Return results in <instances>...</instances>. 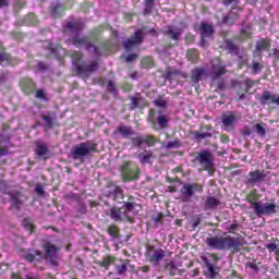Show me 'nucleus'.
Masks as SVG:
<instances>
[{"instance_id":"obj_1","label":"nucleus","mask_w":279,"mask_h":279,"mask_svg":"<svg viewBox=\"0 0 279 279\" xmlns=\"http://www.w3.org/2000/svg\"><path fill=\"white\" fill-rule=\"evenodd\" d=\"M206 245L210 247V250H218L219 252H232L236 254V252H241V247L245 245V240L241 236H222L215 235L206 239Z\"/></svg>"},{"instance_id":"obj_2","label":"nucleus","mask_w":279,"mask_h":279,"mask_svg":"<svg viewBox=\"0 0 279 279\" xmlns=\"http://www.w3.org/2000/svg\"><path fill=\"white\" fill-rule=\"evenodd\" d=\"M71 45H74V47H84L86 51H90V49H94L95 56L98 58L101 56H108L112 51V40L108 39L100 44V47H96L93 44V40L88 36H73L70 38Z\"/></svg>"},{"instance_id":"obj_3","label":"nucleus","mask_w":279,"mask_h":279,"mask_svg":"<svg viewBox=\"0 0 279 279\" xmlns=\"http://www.w3.org/2000/svg\"><path fill=\"white\" fill-rule=\"evenodd\" d=\"M120 173L123 182H136L141 178V168L132 160L122 161Z\"/></svg>"},{"instance_id":"obj_4","label":"nucleus","mask_w":279,"mask_h":279,"mask_svg":"<svg viewBox=\"0 0 279 279\" xmlns=\"http://www.w3.org/2000/svg\"><path fill=\"white\" fill-rule=\"evenodd\" d=\"M99 145L93 141H86L74 146L71 150V158L78 160V158L97 154Z\"/></svg>"},{"instance_id":"obj_5","label":"nucleus","mask_w":279,"mask_h":279,"mask_svg":"<svg viewBox=\"0 0 279 279\" xmlns=\"http://www.w3.org/2000/svg\"><path fill=\"white\" fill-rule=\"evenodd\" d=\"M147 121L155 132H160V130H167L169 128V116L162 114V111L156 113L154 109H149Z\"/></svg>"},{"instance_id":"obj_6","label":"nucleus","mask_w":279,"mask_h":279,"mask_svg":"<svg viewBox=\"0 0 279 279\" xmlns=\"http://www.w3.org/2000/svg\"><path fill=\"white\" fill-rule=\"evenodd\" d=\"M99 69V62L96 60L83 61L75 66L77 75H81L83 80H88L95 71Z\"/></svg>"},{"instance_id":"obj_7","label":"nucleus","mask_w":279,"mask_h":279,"mask_svg":"<svg viewBox=\"0 0 279 279\" xmlns=\"http://www.w3.org/2000/svg\"><path fill=\"white\" fill-rule=\"evenodd\" d=\"M146 260L154 265V267H158L162 258H165V250L156 248L154 245L146 246L145 253Z\"/></svg>"},{"instance_id":"obj_8","label":"nucleus","mask_w":279,"mask_h":279,"mask_svg":"<svg viewBox=\"0 0 279 279\" xmlns=\"http://www.w3.org/2000/svg\"><path fill=\"white\" fill-rule=\"evenodd\" d=\"M254 213L257 217H271L278 213V205L274 203L254 204Z\"/></svg>"},{"instance_id":"obj_9","label":"nucleus","mask_w":279,"mask_h":279,"mask_svg":"<svg viewBox=\"0 0 279 279\" xmlns=\"http://www.w3.org/2000/svg\"><path fill=\"white\" fill-rule=\"evenodd\" d=\"M107 216L110 217L114 223H123V221H129V223H134V219L130 217L125 211L122 209V207L113 206L111 207Z\"/></svg>"},{"instance_id":"obj_10","label":"nucleus","mask_w":279,"mask_h":279,"mask_svg":"<svg viewBox=\"0 0 279 279\" xmlns=\"http://www.w3.org/2000/svg\"><path fill=\"white\" fill-rule=\"evenodd\" d=\"M143 40H145V33L137 29L129 39L124 40L123 47L126 51H132L136 49L138 45H143Z\"/></svg>"},{"instance_id":"obj_11","label":"nucleus","mask_w":279,"mask_h":279,"mask_svg":"<svg viewBox=\"0 0 279 279\" xmlns=\"http://www.w3.org/2000/svg\"><path fill=\"white\" fill-rule=\"evenodd\" d=\"M228 70L226 69V64L219 58H215L211 60V71L210 77L213 82H217L221 75H226Z\"/></svg>"},{"instance_id":"obj_12","label":"nucleus","mask_w":279,"mask_h":279,"mask_svg":"<svg viewBox=\"0 0 279 279\" xmlns=\"http://www.w3.org/2000/svg\"><path fill=\"white\" fill-rule=\"evenodd\" d=\"M256 84H258V81L246 78L244 80L245 88L243 89L241 88V81H233L232 86L234 87L239 86V89L236 90V95L239 98L236 99V101H243V99H245V94L250 93V90H252V88H254Z\"/></svg>"},{"instance_id":"obj_13","label":"nucleus","mask_w":279,"mask_h":279,"mask_svg":"<svg viewBox=\"0 0 279 279\" xmlns=\"http://www.w3.org/2000/svg\"><path fill=\"white\" fill-rule=\"evenodd\" d=\"M64 34H80L84 29V21L82 19H73L65 22L62 26Z\"/></svg>"},{"instance_id":"obj_14","label":"nucleus","mask_w":279,"mask_h":279,"mask_svg":"<svg viewBox=\"0 0 279 279\" xmlns=\"http://www.w3.org/2000/svg\"><path fill=\"white\" fill-rule=\"evenodd\" d=\"M195 160L203 167L204 171H213V154L210 151L202 150Z\"/></svg>"},{"instance_id":"obj_15","label":"nucleus","mask_w":279,"mask_h":279,"mask_svg":"<svg viewBox=\"0 0 279 279\" xmlns=\"http://www.w3.org/2000/svg\"><path fill=\"white\" fill-rule=\"evenodd\" d=\"M108 187L107 197H111L117 204H123V190L112 182L108 183Z\"/></svg>"},{"instance_id":"obj_16","label":"nucleus","mask_w":279,"mask_h":279,"mask_svg":"<svg viewBox=\"0 0 279 279\" xmlns=\"http://www.w3.org/2000/svg\"><path fill=\"white\" fill-rule=\"evenodd\" d=\"M221 121L225 132H234V128L236 125V114H234V112L230 111L228 113H223Z\"/></svg>"},{"instance_id":"obj_17","label":"nucleus","mask_w":279,"mask_h":279,"mask_svg":"<svg viewBox=\"0 0 279 279\" xmlns=\"http://www.w3.org/2000/svg\"><path fill=\"white\" fill-rule=\"evenodd\" d=\"M19 86L24 95H34L36 93V83L31 77L24 76L20 78Z\"/></svg>"},{"instance_id":"obj_18","label":"nucleus","mask_w":279,"mask_h":279,"mask_svg":"<svg viewBox=\"0 0 279 279\" xmlns=\"http://www.w3.org/2000/svg\"><path fill=\"white\" fill-rule=\"evenodd\" d=\"M267 180V172L265 170L256 169L248 172L247 184H260Z\"/></svg>"},{"instance_id":"obj_19","label":"nucleus","mask_w":279,"mask_h":279,"mask_svg":"<svg viewBox=\"0 0 279 279\" xmlns=\"http://www.w3.org/2000/svg\"><path fill=\"white\" fill-rule=\"evenodd\" d=\"M197 191L202 193L204 191V187L198 183L184 184L183 187L181 189V194H182V197H185V199H189L193 197V195H195V192Z\"/></svg>"},{"instance_id":"obj_20","label":"nucleus","mask_w":279,"mask_h":279,"mask_svg":"<svg viewBox=\"0 0 279 279\" xmlns=\"http://www.w3.org/2000/svg\"><path fill=\"white\" fill-rule=\"evenodd\" d=\"M205 75H206L205 68H202V66L194 68L191 71V77H190L191 85L197 88V86H199V82H202V77H204Z\"/></svg>"},{"instance_id":"obj_21","label":"nucleus","mask_w":279,"mask_h":279,"mask_svg":"<svg viewBox=\"0 0 279 279\" xmlns=\"http://www.w3.org/2000/svg\"><path fill=\"white\" fill-rule=\"evenodd\" d=\"M43 248L46 254V258H49V260L56 259L58 256V252H60V246H57L49 241L43 244Z\"/></svg>"},{"instance_id":"obj_22","label":"nucleus","mask_w":279,"mask_h":279,"mask_svg":"<svg viewBox=\"0 0 279 279\" xmlns=\"http://www.w3.org/2000/svg\"><path fill=\"white\" fill-rule=\"evenodd\" d=\"M41 119L45 122V130H53V128L58 125V118L56 111L49 112V114H43Z\"/></svg>"},{"instance_id":"obj_23","label":"nucleus","mask_w":279,"mask_h":279,"mask_svg":"<svg viewBox=\"0 0 279 279\" xmlns=\"http://www.w3.org/2000/svg\"><path fill=\"white\" fill-rule=\"evenodd\" d=\"M128 265H130V259H117L113 264L116 274L123 278L128 274Z\"/></svg>"},{"instance_id":"obj_24","label":"nucleus","mask_w":279,"mask_h":279,"mask_svg":"<svg viewBox=\"0 0 279 279\" xmlns=\"http://www.w3.org/2000/svg\"><path fill=\"white\" fill-rule=\"evenodd\" d=\"M199 34L202 38H213L215 36V26L206 22H202L199 25Z\"/></svg>"},{"instance_id":"obj_25","label":"nucleus","mask_w":279,"mask_h":279,"mask_svg":"<svg viewBox=\"0 0 279 279\" xmlns=\"http://www.w3.org/2000/svg\"><path fill=\"white\" fill-rule=\"evenodd\" d=\"M8 195L11 198V206L16 210H21V206H23V193L21 192H9Z\"/></svg>"},{"instance_id":"obj_26","label":"nucleus","mask_w":279,"mask_h":279,"mask_svg":"<svg viewBox=\"0 0 279 279\" xmlns=\"http://www.w3.org/2000/svg\"><path fill=\"white\" fill-rule=\"evenodd\" d=\"M66 12V8L62 3H57L49 8V14L52 19H62Z\"/></svg>"},{"instance_id":"obj_27","label":"nucleus","mask_w":279,"mask_h":279,"mask_svg":"<svg viewBox=\"0 0 279 279\" xmlns=\"http://www.w3.org/2000/svg\"><path fill=\"white\" fill-rule=\"evenodd\" d=\"M117 263V257L113 255H106L102 260H95V265L102 267V269H110V265Z\"/></svg>"},{"instance_id":"obj_28","label":"nucleus","mask_w":279,"mask_h":279,"mask_svg":"<svg viewBox=\"0 0 279 279\" xmlns=\"http://www.w3.org/2000/svg\"><path fill=\"white\" fill-rule=\"evenodd\" d=\"M35 154L39 158H44L45 160H47L49 158V146H47L46 143H37Z\"/></svg>"},{"instance_id":"obj_29","label":"nucleus","mask_w":279,"mask_h":279,"mask_svg":"<svg viewBox=\"0 0 279 279\" xmlns=\"http://www.w3.org/2000/svg\"><path fill=\"white\" fill-rule=\"evenodd\" d=\"M123 206L121 207V209L125 213V215H128V213H132V210H134V208H136V197L130 195L128 196L126 201L122 202Z\"/></svg>"},{"instance_id":"obj_30","label":"nucleus","mask_w":279,"mask_h":279,"mask_svg":"<svg viewBox=\"0 0 279 279\" xmlns=\"http://www.w3.org/2000/svg\"><path fill=\"white\" fill-rule=\"evenodd\" d=\"M113 134H120L123 138H130L134 134V130H132V126L119 125Z\"/></svg>"},{"instance_id":"obj_31","label":"nucleus","mask_w":279,"mask_h":279,"mask_svg":"<svg viewBox=\"0 0 279 279\" xmlns=\"http://www.w3.org/2000/svg\"><path fill=\"white\" fill-rule=\"evenodd\" d=\"M256 51L263 52L271 49V40L267 38H260L256 41Z\"/></svg>"},{"instance_id":"obj_32","label":"nucleus","mask_w":279,"mask_h":279,"mask_svg":"<svg viewBox=\"0 0 279 279\" xmlns=\"http://www.w3.org/2000/svg\"><path fill=\"white\" fill-rule=\"evenodd\" d=\"M22 25H25L26 27H33L34 25H38V17L34 13H28L24 16Z\"/></svg>"},{"instance_id":"obj_33","label":"nucleus","mask_w":279,"mask_h":279,"mask_svg":"<svg viewBox=\"0 0 279 279\" xmlns=\"http://www.w3.org/2000/svg\"><path fill=\"white\" fill-rule=\"evenodd\" d=\"M107 234L113 240L117 241L121 239V231L119 230V226L112 223L107 228Z\"/></svg>"},{"instance_id":"obj_34","label":"nucleus","mask_w":279,"mask_h":279,"mask_svg":"<svg viewBox=\"0 0 279 279\" xmlns=\"http://www.w3.org/2000/svg\"><path fill=\"white\" fill-rule=\"evenodd\" d=\"M186 58L192 64H197L199 62V51L195 48L189 49L186 51Z\"/></svg>"},{"instance_id":"obj_35","label":"nucleus","mask_w":279,"mask_h":279,"mask_svg":"<svg viewBox=\"0 0 279 279\" xmlns=\"http://www.w3.org/2000/svg\"><path fill=\"white\" fill-rule=\"evenodd\" d=\"M165 36H168L170 40H180V36H182L181 28L173 29L171 27H168L167 31L163 32Z\"/></svg>"},{"instance_id":"obj_36","label":"nucleus","mask_w":279,"mask_h":279,"mask_svg":"<svg viewBox=\"0 0 279 279\" xmlns=\"http://www.w3.org/2000/svg\"><path fill=\"white\" fill-rule=\"evenodd\" d=\"M236 21H239V13L235 12H230L227 15L222 16V23L225 25H234V23H236Z\"/></svg>"},{"instance_id":"obj_37","label":"nucleus","mask_w":279,"mask_h":279,"mask_svg":"<svg viewBox=\"0 0 279 279\" xmlns=\"http://www.w3.org/2000/svg\"><path fill=\"white\" fill-rule=\"evenodd\" d=\"M258 199H260V196H258V192H256V190L251 191L246 195V202L251 204L252 210H254V204H260Z\"/></svg>"},{"instance_id":"obj_38","label":"nucleus","mask_w":279,"mask_h":279,"mask_svg":"<svg viewBox=\"0 0 279 279\" xmlns=\"http://www.w3.org/2000/svg\"><path fill=\"white\" fill-rule=\"evenodd\" d=\"M205 265L207 267V271H206V276L207 278H217L219 270H217V268H215V266L210 263V260L205 259Z\"/></svg>"},{"instance_id":"obj_39","label":"nucleus","mask_w":279,"mask_h":279,"mask_svg":"<svg viewBox=\"0 0 279 279\" xmlns=\"http://www.w3.org/2000/svg\"><path fill=\"white\" fill-rule=\"evenodd\" d=\"M253 130L262 138H265V136H267V124L265 122H259V123L254 124Z\"/></svg>"},{"instance_id":"obj_40","label":"nucleus","mask_w":279,"mask_h":279,"mask_svg":"<svg viewBox=\"0 0 279 279\" xmlns=\"http://www.w3.org/2000/svg\"><path fill=\"white\" fill-rule=\"evenodd\" d=\"M138 160L141 165H151V160H154V153L151 151L141 153L138 155Z\"/></svg>"},{"instance_id":"obj_41","label":"nucleus","mask_w":279,"mask_h":279,"mask_svg":"<svg viewBox=\"0 0 279 279\" xmlns=\"http://www.w3.org/2000/svg\"><path fill=\"white\" fill-rule=\"evenodd\" d=\"M277 99L278 98L276 97V95H271V93L269 92H264L260 97V104H263V106H265L266 104H276Z\"/></svg>"},{"instance_id":"obj_42","label":"nucleus","mask_w":279,"mask_h":279,"mask_svg":"<svg viewBox=\"0 0 279 279\" xmlns=\"http://www.w3.org/2000/svg\"><path fill=\"white\" fill-rule=\"evenodd\" d=\"M225 49L229 51V53H234V56H239V46L234 44V41L228 39L225 41Z\"/></svg>"},{"instance_id":"obj_43","label":"nucleus","mask_w":279,"mask_h":279,"mask_svg":"<svg viewBox=\"0 0 279 279\" xmlns=\"http://www.w3.org/2000/svg\"><path fill=\"white\" fill-rule=\"evenodd\" d=\"M217 206H221V201L215 196H209L205 201V208H217Z\"/></svg>"},{"instance_id":"obj_44","label":"nucleus","mask_w":279,"mask_h":279,"mask_svg":"<svg viewBox=\"0 0 279 279\" xmlns=\"http://www.w3.org/2000/svg\"><path fill=\"white\" fill-rule=\"evenodd\" d=\"M240 38L241 40H247L252 38V26L246 25L240 31Z\"/></svg>"},{"instance_id":"obj_45","label":"nucleus","mask_w":279,"mask_h":279,"mask_svg":"<svg viewBox=\"0 0 279 279\" xmlns=\"http://www.w3.org/2000/svg\"><path fill=\"white\" fill-rule=\"evenodd\" d=\"M141 66L142 69H154V58L151 57H144L141 60Z\"/></svg>"},{"instance_id":"obj_46","label":"nucleus","mask_w":279,"mask_h":279,"mask_svg":"<svg viewBox=\"0 0 279 279\" xmlns=\"http://www.w3.org/2000/svg\"><path fill=\"white\" fill-rule=\"evenodd\" d=\"M22 226L25 230H28L29 234H34V230H36V227L29 218H24L22 221Z\"/></svg>"},{"instance_id":"obj_47","label":"nucleus","mask_w":279,"mask_h":279,"mask_svg":"<svg viewBox=\"0 0 279 279\" xmlns=\"http://www.w3.org/2000/svg\"><path fill=\"white\" fill-rule=\"evenodd\" d=\"M36 256H39V258H43V252L35 251L34 254L27 253L23 255L24 260H27V263H34L36 260Z\"/></svg>"},{"instance_id":"obj_48","label":"nucleus","mask_w":279,"mask_h":279,"mask_svg":"<svg viewBox=\"0 0 279 279\" xmlns=\"http://www.w3.org/2000/svg\"><path fill=\"white\" fill-rule=\"evenodd\" d=\"M156 143H158L156 136L151 134L144 135V145H147V147H154Z\"/></svg>"},{"instance_id":"obj_49","label":"nucleus","mask_w":279,"mask_h":279,"mask_svg":"<svg viewBox=\"0 0 279 279\" xmlns=\"http://www.w3.org/2000/svg\"><path fill=\"white\" fill-rule=\"evenodd\" d=\"M278 246H279V239L278 238H272L271 243H268L266 245V248L269 252H275V255H276V252H278V250H279Z\"/></svg>"},{"instance_id":"obj_50","label":"nucleus","mask_w":279,"mask_h":279,"mask_svg":"<svg viewBox=\"0 0 279 279\" xmlns=\"http://www.w3.org/2000/svg\"><path fill=\"white\" fill-rule=\"evenodd\" d=\"M166 270L170 272V276H175L178 271V266L172 260H166Z\"/></svg>"},{"instance_id":"obj_51","label":"nucleus","mask_w":279,"mask_h":279,"mask_svg":"<svg viewBox=\"0 0 279 279\" xmlns=\"http://www.w3.org/2000/svg\"><path fill=\"white\" fill-rule=\"evenodd\" d=\"M36 99H40V101H49V97L47 96V92L43 88L35 89Z\"/></svg>"},{"instance_id":"obj_52","label":"nucleus","mask_w":279,"mask_h":279,"mask_svg":"<svg viewBox=\"0 0 279 279\" xmlns=\"http://www.w3.org/2000/svg\"><path fill=\"white\" fill-rule=\"evenodd\" d=\"M130 100H131V102L129 105V110H136V108H138V105L141 104V97L131 96Z\"/></svg>"},{"instance_id":"obj_53","label":"nucleus","mask_w":279,"mask_h":279,"mask_svg":"<svg viewBox=\"0 0 279 279\" xmlns=\"http://www.w3.org/2000/svg\"><path fill=\"white\" fill-rule=\"evenodd\" d=\"M250 68L252 69V72L254 73V75H258V73L263 71V64L259 63L258 61H253Z\"/></svg>"},{"instance_id":"obj_54","label":"nucleus","mask_w":279,"mask_h":279,"mask_svg":"<svg viewBox=\"0 0 279 279\" xmlns=\"http://www.w3.org/2000/svg\"><path fill=\"white\" fill-rule=\"evenodd\" d=\"M193 136H195L196 141H202L204 138H210V136H213V134L206 132V133H201L199 131H194Z\"/></svg>"},{"instance_id":"obj_55","label":"nucleus","mask_w":279,"mask_h":279,"mask_svg":"<svg viewBox=\"0 0 279 279\" xmlns=\"http://www.w3.org/2000/svg\"><path fill=\"white\" fill-rule=\"evenodd\" d=\"M153 104L157 107V108H167V101L165 100V98L162 96L157 97Z\"/></svg>"},{"instance_id":"obj_56","label":"nucleus","mask_w":279,"mask_h":279,"mask_svg":"<svg viewBox=\"0 0 279 279\" xmlns=\"http://www.w3.org/2000/svg\"><path fill=\"white\" fill-rule=\"evenodd\" d=\"M131 143L133 147H141L144 145V136L132 137Z\"/></svg>"},{"instance_id":"obj_57","label":"nucleus","mask_w":279,"mask_h":279,"mask_svg":"<svg viewBox=\"0 0 279 279\" xmlns=\"http://www.w3.org/2000/svg\"><path fill=\"white\" fill-rule=\"evenodd\" d=\"M107 93H111L112 95H117V85L114 81L107 82Z\"/></svg>"},{"instance_id":"obj_58","label":"nucleus","mask_w":279,"mask_h":279,"mask_svg":"<svg viewBox=\"0 0 279 279\" xmlns=\"http://www.w3.org/2000/svg\"><path fill=\"white\" fill-rule=\"evenodd\" d=\"M208 256L211 260L210 264L214 266H216L217 263H219V260H221V257L217 253H209Z\"/></svg>"},{"instance_id":"obj_59","label":"nucleus","mask_w":279,"mask_h":279,"mask_svg":"<svg viewBox=\"0 0 279 279\" xmlns=\"http://www.w3.org/2000/svg\"><path fill=\"white\" fill-rule=\"evenodd\" d=\"M163 219H165L163 213H158L156 216L151 217V221H154V223H162Z\"/></svg>"},{"instance_id":"obj_60","label":"nucleus","mask_w":279,"mask_h":279,"mask_svg":"<svg viewBox=\"0 0 279 279\" xmlns=\"http://www.w3.org/2000/svg\"><path fill=\"white\" fill-rule=\"evenodd\" d=\"M7 62H8V64H10V66H16L20 64L21 60L12 57V54H9V60H7Z\"/></svg>"},{"instance_id":"obj_61","label":"nucleus","mask_w":279,"mask_h":279,"mask_svg":"<svg viewBox=\"0 0 279 279\" xmlns=\"http://www.w3.org/2000/svg\"><path fill=\"white\" fill-rule=\"evenodd\" d=\"M239 223H232L229 227H227V231L229 234H236V230H239Z\"/></svg>"},{"instance_id":"obj_62","label":"nucleus","mask_w":279,"mask_h":279,"mask_svg":"<svg viewBox=\"0 0 279 279\" xmlns=\"http://www.w3.org/2000/svg\"><path fill=\"white\" fill-rule=\"evenodd\" d=\"M48 50L50 53H52V56H54V58H60V54L58 53V47H53V44H48Z\"/></svg>"},{"instance_id":"obj_63","label":"nucleus","mask_w":279,"mask_h":279,"mask_svg":"<svg viewBox=\"0 0 279 279\" xmlns=\"http://www.w3.org/2000/svg\"><path fill=\"white\" fill-rule=\"evenodd\" d=\"M180 140H174L172 142H168L167 147L168 149H173L180 147Z\"/></svg>"},{"instance_id":"obj_64","label":"nucleus","mask_w":279,"mask_h":279,"mask_svg":"<svg viewBox=\"0 0 279 279\" xmlns=\"http://www.w3.org/2000/svg\"><path fill=\"white\" fill-rule=\"evenodd\" d=\"M27 5V2L25 1H16L13 4L14 10H23V8H25Z\"/></svg>"}]
</instances>
